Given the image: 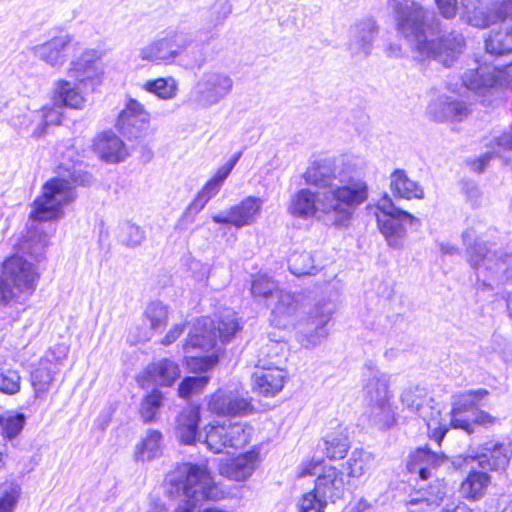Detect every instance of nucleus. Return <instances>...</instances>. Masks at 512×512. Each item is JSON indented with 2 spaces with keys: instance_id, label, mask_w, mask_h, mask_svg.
<instances>
[{
  "instance_id": "obj_1",
  "label": "nucleus",
  "mask_w": 512,
  "mask_h": 512,
  "mask_svg": "<svg viewBox=\"0 0 512 512\" xmlns=\"http://www.w3.org/2000/svg\"><path fill=\"white\" fill-rule=\"evenodd\" d=\"M387 7L394 16L397 31L413 43L423 58L450 67L463 53L465 39L459 32L453 31L436 41H427V33L438 31L439 19L420 3L414 0H387Z\"/></svg>"
},
{
  "instance_id": "obj_2",
  "label": "nucleus",
  "mask_w": 512,
  "mask_h": 512,
  "mask_svg": "<svg viewBox=\"0 0 512 512\" xmlns=\"http://www.w3.org/2000/svg\"><path fill=\"white\" fill-rule=\"evenodd\" d=\"M342 183L332 190L313 191L302 188L291 196L288 212L293 217L308 220L317 218L335 227H345L356 211L360 186Z\"/></svg>"
},
{
  "instance_id": "obj_3",
  "label": "nucleus",
  "mask_w": 512,
  "mask_h": 512,
  "mask_svg": "<svg viewBox=\"0 0 512 512\" xmlns=\"http://www.w3.org/2000/svg\"><path fill=\"white\" fill-rule=\"evenodd\" d=\"M462 240L470 266L477 271L478 278H483L485 287L503 288V297L506 298L507 309L512 315L511 291L507 290V286L512 285V253L488 250L474 228H467L462 233Z\"/></svg>"
},
{
  "instance_id": "obj_4",
  "label": "nucleus",
  "mask_w": 512,
  "mask_h": 512,
  "mask_svg": "<svg viewBox=\"0 0 512 512\" xmlns=\"http://www.w3.org/2000/svg\"><path fill=\"white\" fill-rule=\"evenodd\" d=\"M167 480L175 493L184 496V503L176 512H194L198 504L215 498L216 488L204 465L183 463L168 475Z\"/></svg>"
},
{
  "instance_id": "obj_5",
  "label": "nucleus",
  "mask_w": 512,
  "mask_h": 512,
  "mask_svg": "<svg viewBox=\"0 0 512 512\" xmlns=\"http://www.w3.org/2000/svg\"><path fill=\"white\" fill-rule=\"evenodd\" d=\"M400 401L405 409L425 422L429 437L439 445L448 431V426L427 388L420 385L409 386L402 391Z\"/></svg>"
},
{
  "instance_id": "obj_6",
  "label": "nucleus",
  "mask_w": 512,
  "mask_h": 512,
  "mask_svg": "<svg viewBox=\"0 0 512 512\" xmlns=\"http://www.w3.org/2000/svg\"><path fill=\"white\" fill-rule=\"evenodd\" d=\"M240 328L235 312L225 309L217 322L206 317L199 319L197 326L189 332L186 346L209 351L215 347L218 339L223 343L230 341Z\"/></svg>"
},
{
  "instance_id": "obj_7",
  "label": "nucleus",
  "mask_w": 512,
  "mask_h": 512,
  "mask_svg": "<svg viewBox=\"0 0 512 512\" xmlns=\"http://www.w3.org/2000/svg\"><path fill=\"white\" fill-rule=\"evenodd\" d=\"M77 183H79L77 179L69 181L63 178H53L47 181L43 186L42 195L34 201L30 217L38 221L61 218L63 207L76 198L74 185Z\"/></svg>"
},
{
  "instance_id": "obj_8",
  "label": "nucleus",
  "mask_w": 512,
  "mask_h": 512,
  "mask_svg": "<svg viewBox=\"0 0 512 512\" xmlns=\"http://www.w3.org/2000/svg\"><path fill=\"white\" fill-rule=\"evenodd\" d=\"M389 384L390 375L371 370L363 387L371 421L380 429H386L395 422V413L390 405L392 394Z\"/></svg>"
},
{
  "instance_id": "obj_9",
  "label": "nucleus",
  "mask_w": 512,
  "mask_h": 512,
  "mask_svg": "<svg viewBox=\"0 0 512 512\" xmlns=\"http://www.w3.org/2000/svg\"><path fill=\"white\" fill-rule=\"evenodd\" d=\"M377 225L387 245L402 249L406 239L405 224L413 225L419 220L407 211L397 208L392 199L385 195L375 207Z\"/></svg>"
},
{
  "instance_id": "obj_10",
  "label": "nucleus",
  "mask_w": 512,
  "mask_h": 512,
  "mask_svg": "<svg viewBox=\"0 0 512 512\" xmlns=\"http://www.w3.org/2000/svg\"><path fill=\"white\" fill-rule=\"evenodd\" d=\"M36 279L31 263L19 256L8 258L0 276V303L9 302L18 293L33 291Z\"/></svg>"
},
{
  "instance_id": "obj_11",
  "label": "nucleus",
  "mask_w": 512,
  "mask_h": 512,
  "mask_svg": "<svg viewBox=\"0 0 512 512\" xmlns=\"http://www.w3.org/2000/svg\"><path fill=\"white\" fill-rule=\"evenodd\" d=\"M233 79L220 71H206L196 82L189 101L197 108L207 109L219 104L233 89Z\"/></svg>"
},
{
  "instance_id": "obj_12",
  "label": "nucleus",
  "mask_w": 512,
  "mask_h": 512,
  "mask_svg": "<svg viewBox=\"0 0 512 512\" xmlns=\"http://www.w3.org/2000/svg\"><path fill=\"white\" fill-rule=\"evenodd\" d=\"M303 177L307 184L323 188L324 190H332L335 187H339L342 181H345L348 186L357 183V185L360 186L362 195L356 203V209L368 199L369 187L363 178L352 175L344 170L338 172L333 171L332 168L325 163L315 162L307 168Z\"/></svg>"
},
{
  "instance_id": "obj_13",
  "label": "nucleus",
  "mask_w": 512,
  "mask_h": 512,
  "mask_svg": "<svg viewBox=\"0 0 512 512\" xmlns=\"http://www.w3.org/2000/svg\"><path fill=\"white\" fill-rule=\"evenodd\" d=\"M252 428L242 422L223 421L206 428L205 443L214 453L225 449L243 448L249 441Z\"/></svg>"
},
{
  "instance_id": "obj_14",
  "label": "nucleus",
  "mask_w": 512,
  "mask_h": 512,
  "mask_svg": "<svg viewBox=\"0 0 512 512\" xmlns=\"http://www.w3.org/2000/svg\"><path fill=\"white\" fill-rule=\"evenodd\" d=\"M334 311L335 305L330 301H320L313 306L299 328L298 342L305 348L322 343L329 335L328 324Z\"/></svg>"
},
{
  "instance_id": "obj_15",
  "label": "nucleus",
  "mask_w": 512,
  "mask_h": 512,
  "mask_svg": "<svg viewBox=\"0 0 512 512\" xmlns=\"http://www.w3.org/2000/svg\"><path fill=\"white\" fill-rule=\"evenodd\" d=\"M315 487L312 490L327 503H335L345 492L344 473L335 466L321 467L318 462H310L302 469L301 475H316Z\"/></svg>"
},
{
  "instance_id": "obj_16",
  "label": "nucleus",
  "mask_w": 512,
  "mask_h": 512,
  "mask_svg": "<svg viewBox=\"0 0 512 512\" xmlns=\"http://www.w3.org/2000/svg\"><path fill=\"white\" fill-rule=\"evenodd\" d=\"M498 68L490 64H480L475 68L467 69L461 76L463 85L471 91L480 101L488 105L491 97L499 90Z\"/></svg>"
},
{
  "instance_id": "obj_17",
  "label": "nucleus",
  "mask_w": 512,
  "mask_h": 512,
  "mask_svg": "<svg viewBox=\"0 0 512 512\" xmlns=\"http://www.w3.org/2000/svg\"><path fill=\"white\" fill-rule=\"evenodd\" d=\"M67 355L68 347L60 344L46 351L39 360L31 372V384L36 397H41L50 389L54 375L60 371Z\"/></svg>"
},
{
  "instance_id": "obj_18",
  "label": "nucleus",
  "mask_w": 512,
  "mask_h": 512,
  "mask_svg": "<svg viewBox=\"0 0 512 512\" xmlns=\"http://www.w3.org/2000/svg\"><path fill=\"white\" fill-rule=\"evenodd\" d=\"M187 48L188 37L183 33L173 32L142 47L139 58L155 64H170L183 55Z\"/></svg>"
},
{
  "instance_id": "obj_19",
  "label": "nucleus",
  "mask_w": 512,
  "mask_h": 512,
  "mask_svg": "<svg viewBox=\"0 0 512 512\" xmlns=\"http://www.w3.org/2000/svg\"><path fill=\"white\" fill-rule=\"evenodd\" d=\"M489 394L486 389L469 390L453 396L450 422L447 426L460 428L467 433H472V417L476 412V406Z\"/></svg>"
},
{
  "instance_id": "obj_20",
  "label": "nucleus",
  "mask_w": 512,
  "mask_h": 512,
  "mask_svg": "<svg viewBox=\"0 0 512 512\" xmlns=\"http://www.w3.org/2000/svg\"><path fill=\"white\" fill-rule=\"evenodd\" d=\"M476 460L482 469L505 470L512 458V441L488 440L468 456Z\"/></svg>"
},
{
  "instance_id": "obj_21",
  "label": "nucleus",
  "mask_w": 512,
  "mask_h": 512,
  "mask_svg": "<svg viewBox=\"0 0 512 512\" xmlns=\"http://www.w3.org/2000/svg\"><path fill=\"white\" fill-rule=\"evenodd\" d=\"M379 27L373 18L362 19L350 26L347 50L352 58L365 59L373 49Z\"/></svg>"
},
{
  "instance_id": "obj_22",
  "label": "nucleus",
  "mask_w": 512,
  "mask_h": 512,
  "mask_svg": "<svg viewBox=\"0 0 512 512\" xmlns=\"http://www.w3.org/2000/svg\"><path fill=\"white\" fill-rule=\"evenodd\" d=\"M263 200L247 196L238 204L231 206L226 214L215 215L212 220L217 224L233 225L236 228L252 225L261 214Z\"/></svg>"
},
{
  "instance_id": "obj_23",
  "label": "nucleus",
  "mask_w": 512,
  "mask_h": 512,
  "mask_svg": "<svg viewBox=\"0 0 512 512\" xmlns=\"http://www.w3.org/2000/svg\"><path fill=\"white\" fill-rule=\"evenodd\" d=\"M149 122L150 114L145 107L139 101L129 99L118 116L117 127L128 138H139L146 135Z\"/></svg>"
},
{
  "instance_id": "obj_24",
  "label": "nucleus",
  "mask_w": 512,
  "mask_h": 512,
  "mask_svg": "<svg viewBox=\"0 0 512 512\" xmlns=\"http://www.w3.org/2000/svg\"><path fill=\"white\" fill-rule=\"evenodd\" d=\"M271 307V323L282 329L295 327L301 309L299 297L294 293L281 290L268 304Z\"/></svg>"
},
{
  "instance_id": "obj_25",
  "label": "nucleus",
  "mask_w": 512,
  "mask_h": 512,
  "mask_svg": "<svg viewBox=\"0 0 512 512\" xmlns=\"http://www.w3.org/2000/svg\"><path fill=\"white\" fill-rule=\"evenodd\" d=\"M251 402L239 390L219 389L208 402V409L216 415L240 416L251 410Z\"/></svg>"
},
{
  "instance_id": "obj_26",
  "label": "nucleus",
  "mask_w": 512,
  "mask_h": 512,
  "mask_svg": "<svg viewBox=\"0 0 512 512\" xmlns=\"http://www.w3.org/2000/svg\"><path fill=\"white\" fill-rule=\"evenodd\" d=\"M471 0H461L464 8V18L468 24L477 27L485 28L491 24L497 23V11L491 13L484 8L474 7L472 10L469 8ZM436 6L440 14L446 19H453L458 11V0H435Z\"/></svg>"
},
{
  "instance_id": "obj_27",
  "label": "nucleus",
  "mask_w": 512,
  "mask_h": 512,
  "mask_svg": "<svg viewBox=\"0 0 512 512\" xmlns=\"http://www.w3.org/2000/svg\"><path fill=\"white\" fill-rule=\"evenodd\" d=\"M470 112L469 106L464 101L447 95H439L430 100L426 108L428 117L438 122H461L468 117Z\"/></svg>"
},
{
  "instance_id": "obj_28",
  "label": "nucleus",
  "mask_w": 512,
  "mask_h": 512,
  "mask_svg": "<svg viewBox=\"0 0 512 512\" xmlns=\"http://www.w3.org/2000/svg\"><path fill=\"white\" fill-rule=\"evenodd\" d=\"M448 496L447 484L442 480H436L426 489L421 488L415 494L411 495L406 505L410 512H426L431 511L445 504Z\"/></svg>"
},
{
  "instance_id": "obj_29",
  "label": "nucleus",
  "mask_w": 512,
  "mask_h": 512,
  "mask_svg": "<svg viewBox=\"0 0 512 512\" xmlns=\"http://www.w3.org/2000/svg\"><path fill=\"white\" fill-rule=\"evenodd\" d=\"M99 54L96 50H86L81 56L72 60L68 70L71 78L84 86L94 88L100 81L101 70L97 65Z\"/></svg>"
},
{
  "instance_id": "obj_30",
  "label": "nucleus",
  "mask_w": 512,
  "mask_h": 512,
  "mask_svg": "<svg viewBox=\"0 0 512 512\" xmlns=\"http://www.w3.org/2000/svg\"><path fill=\"white\" fill-rule=\"evenodd\" d=\"M497 18L499 24L485 40V49L495 55L512 53V12L497 11Z\"/></svg>"
},
{
  "instance_id": "obj_31",
  "label": "nucleus",
  "mask_w": 512,
  "mask_h": 512,
  "mask_svg": "<svg viewBox=\"0 0 512 512\" xmlns=\"http://www.w3.org/2000/svg\"><path fill=\"white\" fill-rule=\"evenodd\" d=\"M72 40L73 37L70 34L63 33L51 38L45 43L34 46L32 53L49 66L60 68L67 60L65 50L71 44Z\"/></svg>"
},
{
  "instance_id": "obj_32",
  "label": "nucleus",
  "mask_w": 512,
  "mask_h": 512,
  "mask_svg": "<svg viewBox=\"0 0 512 512\" xmlns=\"http://www.w3.org/2000/svg\"><path fill=\"white\" fill-rule=\"evenodd\" d=\"M491 152H487L476 158L466 160V165L470 170L481 173L489 164L492 155L501 157L507 164H512V126L496 137L490 144Z\"/></svg>"
},
{
  "instance_id": "obj_33",
  "label": "nucleus",
  "mask_w": 512,
  "mask_h": 512,
  "mask_svg": "<svg viewBox=\"0 0 512 512\" xmlns=\"http://www.w3.org/2000/svg\"><path fill=\"white\" fill-rule=\"evenodd\" d=\"M443 453L433 452L427 447L418 448L409 455L407 469L410 473L418 474L422 480L428 479L432 471L447 462Z\"/></svg>"
},
{
  "instance_id": "obj_34",
  "label": "nucleus",
  "mask_w": 512,
  "mask_h": 512,
  "mask_svg": "<svg viewBox=\"0 0 512 512\" xmlns=\"http://www.w3.org/2000/svg\"><path fill=\"white\" fill-rule=\"evenodd\" d=\"M94 150L101 159L118 163L128 156V150L124 142L113 132H103L97 136L94 142Z\"/></svg>"
},
{
  "instance_id": "obj_35",
  "label": "nucleus",
  "mask_w": 512,
  "mask_h": 512,
  "mask_svg": "<svg viewBox=\"0 0 512 512\" xmlns=\"http://www.w3.org/2000/svg\"><path fill=\"white\" fill-rule=\"evenodd\" d=\"M286 373L280 367L257 368L253 374V387L260 394L274 396L282 390Z\"/></svg>"
},
{
  "instance_id": "obj_36",
  "label": "nucleus",
  "mask_w": 512,
  "mask_h": 512,
  "mask_svg": "<svg viewBox=\"0 0 512 512\" xmlns=\"http://www.w3.org/2000/svg\"><path fill=\"white\" fill-rule=\"evenodd\" d=\"M258 463V451L251 450L237 456L230 463L223 466L221 474L231 480L244 481L253 474Z\"/></svg>"
},
{
  "instance_id": "obj_37",
  "label": "nucleus",
  "mask_w": 512,
  "mask_h": 512,
  "mask_svg": "<svg viewBox=\"0 0 512 512\" xmlns=\"http://www.w3.org/2000/svg\"><path fill=\"white\" fill-rule=\"evenodd\" d=\"M200 410L196 406L184 408L176 420V435L184 444L195 443L199 436Z\"/></svg>"
},
{
  "instance_id": "obj_38",
  "label": "nucleus",
  "mask_w": 512,
  "mask_h": 512,
  "mask_svg": "<svg viewBox=\"0 0 512 512\" xmlns=\"http://www.w3.org/2000/svg\"><path fill=\"white\" fill-rule=\"evenodd\" d=\"M318 447L330 460L343 459L350 448L347 428L339 426L335 431L327 433Z\"/></svg>"
},
{
  "instance_id": "obj_39",
  "label": "nucleus",
  "mask_w": 512,
  "mask_h": 512,
  "mask_svg": "<svg viewBox=\"0 0 512 512\" xmlns=\"http://www.w3.org/2000/svg\"><path fill=\"white\" fill-rule=\"evenodd\" d=\"M390 190L395 197L406 200L424 198L423 187L418 182L410 179L403 169H395L391 173Z\"/></svg>"
},
{
  "instance_id": "obj_40",
  "label": "nucleus",
  "mask_w": 512,
  "mask_h": 512,
  "mask_svg": "<svg viewBox=\"0 0 512 512\" xmlns=\"http://www.w3.org/2000/svg\"><path fill=\"white\" fill-rule=\"evenodd\" d=\"M63 106L53 105L52 107L44 106L39 111H34L29 115H25L24 118H29V124L22 122L20 124L21 129H28L32 123L36 124L33 129L32 135L34 137H41L46 132V127L49 125H58L61 122Z\"/></svg>"
},
{
  "instance_id": "obj_41",
  "label": "nucleus",
  "mask_w": 512,
  "mask_h": 512,
  "mask_svg": "<svg viewBox=\"0 0 512 512\" xmlns=\"http://www.w3.org/2000/svg\"><path fill=\"white\" fill-rule=\"evenodd\" d=\"M162 453L163 435L155 429H148L134 450L135 459L142 462L158 458Z\"/></svg>"
},
{
  "instance_id": "obj_42",
  "label": "nucleus",
  "mask_w": 512,
  "mask_h": 512,
  "mask_svg": "<svg viewBox=\"0 0 512 512\" xmlns=\"http://www.w3.org/2000/svg\"><path fill=\"white\" fill-rule=\"evenodd\" d=\"M490 482L491 477L487 472L473 470L462 482L460 492L464 498L478 501L484 497Z\"/></svg>"
},
{
  "instance_id": "obj_43",
  "label": "nucleus",
  "mask_w": 512,
  "mask_h": 512,
  "mask_svg": "<svg viewBox=\"0 0 512 512\" xmlns=\"http://www.w3.org/2000/svg\"><path fill=\"white\" fill-rule=\"evenodd\" d=\"M149 379L160 386H170L180 376L178 365L168 359H162L152 363L146 370Z\"/></svg>"
},
{
  "instance_id": "obj_44",
  "label": "nucleus",
  "mask_w": 512,
  "mask_h": 512,
  "mask_svg": "<svg viewBox=\"0 0 512 512\" xmlns=\"http://www.w3.org/2000/svg\"><path fill=\"white\" fill-rule=\"evenodd\" d=\"M286 344L282 341L266 339L258 354L256 368L280 367L285 359Z\"/></svg>"
},
{
  "instance_id": "obj_45",
  "label": "nucleus",
  "mask_w": 512,
  "mask_h": 512,
  "mask_svg": "<svg viewBox=\"0 0 512 512\" xmlns=\"http://www.w3.org/2000/svg\"><path fill=\"white\" fill-rule=\"evenodd\" d=\"M84 101V97L71 82L58 80L55 83L53 96L55 105L80 109L83 107Z\"/></svg>"
},
{
  "instance_id": "obj_46",
  "label": "nucleus",
  "mask_w": 512,
  "mask_h": 512,
  "mask_svg": "<svg viewBox=\"0 0 512 512\" xmlns=\"http://www.w3.org/2000/svg\"><path fill=\"white\" fill-rule=\"evenodd\" d=\"M232 12V5L228 0H216L214 4L201 15L202 29L211 32L221 26Z\"/></svg>"
},
{
  "instance_id": "obj_47",
  "label": "nucleus",
  "mask_w": 512,
  "mask_h": 512,
  "mask_svg": "<svg viewBox=\"0 0 512 512\" xmlns=\"http://www.w3.org/2000/svg\"><path fill=\"white\" fill-rule=\"evenodd\" d=\"M373 465L374 456L371 452L355 449L346 462L347 474L351 478H360L370 471Z\"/></svg>"
},
{
  "instance_id": "obj_48",
  "label": "nucleus",
  "mask_w": 512,
  "mask_h": 512,
  "mask_svg": "<svg viewBox=\"0 0 512 512\" xmlns=\"http://www.w3.org/2000/svg\"><path fill=\"white\" fill-rule=\"evenodd\" d=\"M143 89L162 100H170L177 94L178 83L173 77L157 78L146 81L143 84Z\"/></svg>"
},
{
  "instance_id": "obj_49",
  "label": "nucleus",
  "mask_w": 512,
  "mask_h": 512,
  "mask_svg": "<svg viewBox=\"0 0 512 512\" xmlns=\"http://www.w3.org/2000/svg\"><path fill=\"white\" fill-rule=\"evenodd\" d=\"M145 318L153 332H161L167 325L168 307L161 302H152L145 310Z\"/></svg>"
},
{
  "instance_id": "obj_50",
  "label": "nucleus",
  "mask_w": 512,
  "mask_h": 512,
  "mask_svg": "<svg viewBox=\"0 0 512 512\" xmlns=\"http://www.w3.org/2000/svg\"><path fill=\"white\" fill-rule=\"evenodd\" d=\"M21 487L15 482H4L0 485V512H13L19 497Z\"/></svg>"
},
{
  "instance_id": "obj_51",
  "label": "nucleus",
  "mask_w": 512,
  "mask_h": 512,
  "mask_svg": "<svg viewBox=\"0 0 512 512\" xmlns=\"http://www.w3.org/2000/svg\"><path fill=\"white\" fill-rule=\"evenodd\" d=\"M118 239L125 246L135 248L142 244L145 232L140 226L126 222L119 227Z\"/></svg>"
},
{
  "instance_id": "obj_52",
  "label": "nucleus",
  "mask_w": 512,
  "mask_h": 512,
  "mask_svg": "<svg viewBox=\"0 0 512 512\" xmlns=\"http://www.w3.org/2000/svg\"><path fill=\"white\" fill-rule=\"evenodd\" d=\"M162 401L163 396L158 390H153L143 399L140 407V414L145 423L155 420L156 415L162 406Z\"/></svg>"
},
{
  "instance_id": "obj_53",
  "label": "nucleus",
  "mask_w": 512,
  "mask_h": 512,
  "mask_svg": "<svg viewBox=\"0 0 512 512\" xmlns=\"http://www.w3.org/2000/svg\"><path fill=\"white\" fill-rule=\"evenodd\" d=\"M278 289L276 283L269 277L262 275L257 277L251 285V292L254 297L269 299L272 302L277 295Z\"/></svg>"
},
{
  "instance_id": "obj_54",
  "label": "nucleus",
  "mask_w": 512,
  "mask_h": 512,
  "mask_svg": "<svg viewBox=\"0 0 512 512\" xmlns=\"http://www.w3.org/2000/svg\"><path fill=\"white\" fill-rule=\"evenodd\" d=\"M21 377L15 369L0 367V392L14 395L19 392Z\"/></svg>"
},
{
  "instance_id": "obj_55",
  "label": "nucleus",
  "mask_w": 512,
  "mask_h": 512,
  "mask_svg": "<svg viewBox=\"0 0 512 512\" xmlns=\"http://www.w3.org/2000/svg\"><path fill=\"white\" fill-rule=\"evenodd\" d=\"M289 269L296 276L312 274L315 266L311 254L308 252L293 254L289 260Z\"/></svg>"
},
{
  "instance_id": "obj_56",
  "label": "nucleus",
  "mask_w": 512,
  "mask_h": 512,
  "mask_svg": "<svg viewBox=\"0 0 512 512\" xmlns=\"http://www.w3.org/2000/svg\"><path fill=\"white\" fill-rule=\"evenodd\" d=\"M207 376L186 377L179 385L178 394L180 397L187 398L192 393L201 391L208 383Z\"/></svg>"
},
{
  "instance_id": "obj_57",
  "label": "nucleus",
  "mask_w": 512,
  "mask_h": 512,
  "mask_svg": "<svg viewBox=\"0 0 512 512\" xmlns=\"http://www.w3.org/2000/svg\"><path fill=\"white\" fill-rule=\"evenodd\" d=\"M327 502L313 491L305 493L298 502L299 512H324Z\"/></svg>"
},
{
  "instance_id": "obj_58",
  "label": "nucleus",
  "mask_w": 512,
  "mask_h": 512,
  "mask_svg": "<svg viewBox=\"0 0 512 512\" xmlns=\"http://www.w3.org/2000/svg\"><path fill=\"white\" fill-rule=\"evenodd\" d=\"M24 423L25 417L23 414H17L15 416L0 419L2 433L9 439L16 437L21 432Z\"/></svg>"
},
{
  "instance_id": "obj_59",
  "label": "nucleus",
  "mask_w": 512,
  "mask_h": 512,
  "mask_svg": "<svg viewBox=\"0 0 512 512\" xmlns=\"http://www.w3.org/2000/svg\"><path fill=\"white\" fill-rule=\"evenodd\" d=\"M227 176L223 175L221 171L217 170L216 174L204 185L198 192L206 200L210 201L220 191Z\"/></svg>"
},
{
  "instance_id": "obj_60",
  "label": "nucleus",
  "mask_w": 512,
  "mask_h": 512,
  "mask_svg": "<svg viewBox=\"0 0 512 512\" xmlns=\"http://www.w3.org/2000/svg\"><path fill=\"white\" fill-rule=\"evenodd\" d=\"M184 53H186V56L190 58L189 61L185 64L186 67H201L205 63V53L198 44L191 45L190 41L188 40V48L183 52V54Z\"/></svg>"
},
{
  "instance_id": "obj_61",
  "label": "nucleus",
  "mask_w": 512,
  "mask_h": 512,
  "mask_svg": "<svg viewBox=\"0 0 512 512\" xmlns=\"http://www.w3.org/2000/svg\"><path fill=\"white\" fill-rule=\"evenodd\" d=\"M209 201L197 193L193 201L188 205L183 213V219L187 222H193L196 215L200 213Z\"/></svg>"
},
{
  "instance_id": "obj_62",
  "label": "nucleus",
  "mask_w": 512,
  "mask_h": 512,
  "mask_svg": "<svg viewBox=\"0 0 512 512\" xmlns=\"http://www.w3.org/2000/svg\"><path fill=\"white\" fill-rule=\"evenodd\" d=\"M496 422V417L483 410H476L471 421L472 425L475 423L483 426H492Z\"/></svg>"
},
{
  "instance_id": "obj_63",
  "label": "nucleus",
  "mask_w": 512,
  "mask_h": 512,
  "mask_svg": "<svg viewBox=\"0 0 512 512\" xmlns=\"http://www.w3.org/2000/svg\"><path fill=\"white\" fill-rule=\"evenodd\" d=\"M463 191L467 197V199L472 203V204H477L478 203V200L480 199L481 197V193H480V190L479 188L477 187L476 184L472 183V182H466L464 183L463 185Z\"/></svg>"
},
{
  "instance_id": "obj_64",
  "label": "nucleus",
  "mask_w": 512,
  "mask_h": 512,
  "mask_svg": "<svg viewBox=\"0 0 512 512\" xmlns=\"http://www.w3.org/2000/svg\"><path fill=\"white\" fill-rule=\"evenodd\" d=\"M499 72V89L502 87L512 88V64L505 66L504 68H498Z\"/></svg>"
}]
</instances>
